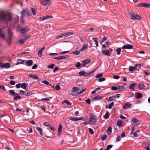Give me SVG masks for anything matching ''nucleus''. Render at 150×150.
I'll use <instances>...</instances> for the list:
<instances>
[{"instance_id":"nucleus-1","label":"nucleus","mask_w":150,"mask_h":150,"mask_svg":"<svg viewBox=\"0 0 150 150\" xmlns=\"http://www.w3.org/2000/svg\"><path fill=\"white\" fill-rule=\"evenodd\" d=\"M0 21L8 23L12 21V16L9 13H6L3 11H0Z\"/></svg>"},{"instance_id":"nucleus-2","label":"nucleus","mask_w":150,"mask_h":150,"mask_svg":"<svg viewBox=\"0 0 150 150\" xmlns=\"http://www.w3.org/2000/svg\"><path fill=\"white\" fill-rule=\"evenodd\" d=\"M131 123L132 125L137 126L139 125L140 122L137 119L133 118L131 120Z\"/></svg>"},{"instance_id":"nucleus-3","label":"nucleus","mask_w":150,"mask_h":150,"mask_svg":"<svg viewBox=\"0 0 150 150\" xmlns=\"http://www.w3.org/2000/svg\"><path fill=\"white\" fill-rule=\"evenodd\" d=\"M129 15L130 16L131 18L132 19H141V17L138 15L137 14H134L132 13H129Z\"/></svg>"},{"instance_id":"nucleus-4","label":"nucleus","mask_w":150,"mask_h":150,"mask_svg":"<svg viewBox=\"0 0 150 150\" xmlns=\"http://www.w3.org/2000/svg\"><path fill=\"white\" fill-rule=\"evenodd\" d=\"M30 30V28L28 26L24 28H20V30L22 34H25Z\"/></svg>"},{"instance_id":"nucleus-5","label":"nucleus","mask_w":150,"mask_h":150,"mask_svg":"<svg viewBox=\"0 0 150 150\" xmlns=\"http://www.w3.org/2000/svg\"><path fill=\"white\" fill-rule=\"evenodd\" d=\"M69 57V55L62 56L60 57H54L53 59H55L60 60L68 58Z\"/></svg>"},{"instance_id":"nucleus-6","label":"nucleus","mask_w":150,"mask_h":150,"mask_svg":"<svg viewBox=\"0 0 150 150\" xmlns=\"http://www.w3.org/2000/svg\"><path fill=\"white\" fill-rule=\"evenodd\" d=\"M90 120L91 122V124L93 125H94L96 123V119L95 116L92 115L91 116V117L90 118Z\"/></svg>"},{"instance_id":"nucleus-7","label":"nucleus","mask_w":150,"mask_h":150,"mask_svg":"<svg viewBox=\"0 0 150 150\" xmlns=\"http://www.w3.org/2000/svg\"><path fill=\"white\" fill-rule=\"evenodd\" d=\"M122 48L123 49H131L133 48V46L131 45L127 44L126 45H123Z\"/></svg>"},{"instance_id":"nucleus-8","label":"nucleus","mask_w":150,"mask_h":150,"mask_svg":"<svg viewBox=\"0 0 150 150\" xmlns=\"http://www.w3.org/2000/svg\"><path fill=\"white\" fill-rule=\"evenodd\" d=\"M0 67L3 68H8L10 67V64L8 63H6L4 64H3L2 63H0Z\"/></svg>"},{"instance_id":"nucleus-9","label":"nucleus","mask_w":150,"mask_h":150,"mask_svg":"<svg viewBox=\"0 0 150 150\" xmlns=\"http://www.w3.org/2000/svg\"><path fill=\"white\" fill-rule=\"evenodd\" d=\"M142 145L144 148L146 149V150H150V149L149 147V144L144 142L142 143Z\"/></svg>"},{"instance_id":"nucleus-10","label":"nucleus","mask_w":150,"mask_h":150,"mask_svg":"<svg viewBox=\"0 0 150 150\" xmlns=\"http://www.w3.org/2000/svg\"><path fill=\"white\" fill-rule=\"evenodd\" d=\"M90 61L89 59H86L83 60L81 63L82 66H84L86 64L90 63Z\"/></svg>"},{"instance_id":"nucleus-11","label":"nucleus","mask_w":150,"mask_h":150,"mask_svg":"<svg viewBox=\"0 0 150 150\" xmlns=\"http://www.w3.org/2000/svg\"><path fill=\"white\" fill-rule=\"evenodd\" d=\"M25 63L27 64L26 65L27 66H31L33 64V61L31 60L26 61Z\"/></svg>"},{"instance_id":"nucleus-12","label":"nucleus","mask_w":150,"mask_h":150,"mask_svg":"<svg viewBox=\"0 0 150 150\" xmlns=\"http://www.w3.org/2000/svg\"><path fill=\"white\" fill-rule=\"evenodd\" d=\"M102 98V96H97L93 98L92 100V101H95L97 100H101Z\"/></svg>"},{"instance_id":"nucleus-13","label":"nucleus","mask_w":150,"mask_h":150,"mask_svg":"<svg viewBox=\"0 0 150 150\" xmlns=\"http://www.w3.org/2000/svg\"><path fill=\"white\" fill-rule=\"evenodd\" d=\"M45 48V47H43L39 50L38 52V54L39 57H41L42 56V52L44 50Z\"/></svg>"},{"instance_id":"nucleus-14","label":"nucleus","mask_w":150,"mask_h":150,"mask_svg":"<svg viewBox=\"0 0 150 150\" xmlns=\"http://www.w3.org/2000/svg\"><path fill=\"white\" fill-rule=\"evenodd\" d=\"M131 106V105L129 103H127L125 104L123 107L124 109H126L128 108H129Z\"/></svg>"},{"instance_id":"nucleus-15","label":"nucleus","mask_w":150,"mask_h":150,"mask_svg":"<svg viewBox=\"0 0 150 150\" xmlns=\"http://www.w3.org/2000/svg\"><path fill=\"white\" fill-rule=\"evenodd\" d=\"M8 38L9 39V40H10L12 38V36L13 35V33L10 29H8Z\"/></svg>"},{"instance_id":"nucleus-16","label":"nucleus","mask_w":150,"mask_h":150,"mask_svg":"<svg viewBox=\"0 0 150 150\" xmlns=\"http://www.w3.org/2000/svg\"><path fill=\"white\" fill-rule=\"evenodd\" d=\"M138 88L140 90H144L146 89L145 86L143 83H140L138 86Z\"/></svg>"},{"instance_id":"nucleus-17","label":"nucleus","mask_w":150,"mask_h":150,"mask_svg":"<svg viewBox=\"0 0 150 150\" xmlns=\"http://www.w3.org/2000/svg\"><path fill=\"white\" fill-rule=\"evenodd\" d=\"M50 0H41V3L44 6L46 5Z\"/></svg>"},{"instance_id":"nucleus-18","label":"nucleus","mask_w":150,"mask_h":150,"mask_svg":"<svg viewBox=\"0 0 150 150\" xmlns=\"http://www.w3.org/2000/svg\"><path fill=\"white\" fill-rule=\"evenodd\" d=\"M21 92H23L24 95L26 96H28L31 95L32 93H31L30 92H28V91H21Z\"/></svg>"},{"instance_id":"nucleus-19","label":"nucleus","mask_w":150,"mask_h":150,"mask_svg":"<svg viewBox=\"0 0 150 150\" xmlns=\"http://www.w3.org/2000/svg\"><path fill=\"white\" fill-rule=\"evenodd\" d=\"M14 97H13V99L15 100H17L18 99H20L21 98V96L19 95L18 93H16V95L14 96Z\"/></svg>"},{"instance_id":"nucleus-20","label":"nucleus","mask_w":150,"mask_h":150,"mask_svg":"<svg viewBox=\"0 0 150 150\" xmlns=\"http://www.w3.org/2000/svg\"><path fill=\"white\" fill-rule=\"evenodd\" d=\"M28 76L31 78L35 79H38V78L36 75L29 74Z\"/></svg>"},{"instance_id":"nucleus-21","label":"nucleus","mask_w":150,"mask_h":150,"mask_svg":"<svg viewBox=\"0 0 150 150\" xmlns=\"http://www.w3.org/2000/svg\"><path fill=\"white\" fill-rule=\"evenodd\" d=\"M5 33L1 29H0V37H2L4 39H5Z\"/></svg>"},{"instance_id":"nucleus-22","label":"nucleus","mask_w":150,"mask_h":150,"mask_svg":"<svg viewBox=\"0 0 150 150\" xmlns=\"http://www.w3.org/2000/svg\"><path fill=\"white\" fill-rule=\"evenodd\" d=\"M112 132V127H109L107 131V133L108 135H110Z\"/></svg>"},{"instance_id":"nucleus-23","label":"nucleus","mask_w":150,"mask_h":150,"mask_svg":"<svg viewBox=\"0 0 150 150\" xmlns=\"http://www.w3.org/2000/svg\"><path fill=\"white\" fill-rule=\"evenodd\" d=\"M136 85V83H135L131 84L129 86V89L132 90H134V87Z\"/></svg>"},{"instance_id":"nucleus-24","label":"nucleus","mask_w":150,"mask_h":150,"mask_svg":"<svg viewBox=\"0 0 150 150\" xmlns=\"http://www.w3.org/2000/svg\"><path fill=\"white\" fill-rule=\"evenodd\" d=\"M95 71V70L94 71H93L91 72H85V73H84V76L86 77V76H90L91 75V74L92 73H93V72Z\"/></svg>"},{"instance_id":"nucleus-25","label":"nucleus","mask_w":150,"mask_h":150,"mask_svg":"<svg viewBox=\"0 0 150 150\" xmlns=\"http://www.w3.org/2000/svg\"><path fill=\"white\" fill-rule=\"evenodd\" d=\"M9 93L13 96H16V93L13 90H11L8 91Z\"/></svg>"},{"instance_id":"nucleus-26","label":"nucleus","mask_w":150,"mask_h":150,"mask_svg":"<svg viewBox=\"0 0 150 150\" xmlns=\"http://www.w3.org/2000/svg\"><path fill=\"white\" fill-rule=\"evenodd\" d=\"M74 33L72 32H67L64 34V37H68L70 35H72Z\"/></svg>"},{"instance_id":"nucleus-27","label":"nucleus","mask_w":150,"mask_h":150,"mask_svg":"<svg viewBox=\"0 0 150 150\" xmlns=\"http://www.w3.org/2000/svg\"><path fill=\"white\" fill-rule=\"evenodd\" d=\"M79 90V88L74 87L72 88V90L71 91L72 92H74L75 91H78Z\"/></svg>"},{"instance_id":"nucleus-28","label":"nucleus","mask_w":150,"mask_h":150,"mask_svg":"<svg viewBox=\"0 0 150 150\" xmlns=\"http://www.w3.org/2000/svg\"><path fill=\"white\" fill-rule=\"evenodd\" d=\"M27 85L25 83H23L21 84V87L23 89H26Z\"/></svg>"},{"instance_id":"nucleus-29","label":"nucleus","mask_w":150,"mask_h":150,"mask_svg":"<svg viewBox=\"0 0 150 150\" xmlns=\"http://www.w3.org/2000/svg\"><path fill=\"white\" fill-rule=\"evenodd\" d=\"M82 118H78L76 117V118H71V119H70V120H72V121H76L79 120H82Z\"/></svg>"},{"instance_id":"nucleus-30","label":"nucleus","mask_w":150,"mask_h":150,"mask_svg":"<svg viewBox=\"0 0 150 150\" xmlns=\"http://www.w3.org/2000/svg\"><path fill=\"white\" fill-rule=\"evenodd\" d=\"M24 60H22L21 59H17V63L16 65H18L20 64H22L23 63Z\"/></svg>"},{"instance_id":"nucleus-31","label":"nucleus","mask_w":150,"mask_h":150,"mask_svg":"<svg viewBox=\"0 0 150 150\" xmlns=\"http://www.w3.org/2000/svg\"><path fill=\"white\" fill-rule=\"evenodd\" d=\"M63 103H66L68 105H71V103L68 100H64Z\"/></svg>"},{"instance_id":"nucleus-32","label":"nucleus","mask_w":150,"mask_h":150,"mask_svg":"<svg viewBox=\"0 0 150 150\" xmlns=\"http://www.w3.org/2000/svg\"><path fill=\"white\" fill-rule=\"evenodd\" d=\"M142 97L143 95L141 93H138L137 94L136 97L138 99L141 98Z\"/></svg>"},{"instance_id":"nucleus-33","label":"nucleus","mask_w":150,"mask_h":150,"mask_svg":"<svg viewBox=\"0 0 150 150\" xmlns=\"http://www.w3.org/2000/svg\"><path fill=\"white\" fill-rule=\"evenodd\" d=\"M141 67L140 64H137L134 66V69L136 70H138Z\"/></svg>"},{"instance_id":"nucleus-34","label":"nucleus","mask_w":150,"mask_h":150,"mask_svg":"<svg viewBox=\"0 0 150 150\" xmlns=\"http://www.w3.org/2000/svg\"><path fill=\"white\" fill-rule=\"evenodd\" d=\"M103 53L105 55H108L109 53V50H104L103 51Z\"/></svg>"},{"instance_id":"nucleus-35","label":"nucleus","mask_w":150,"mask_h":150,"mask_svg":"<svg viewBox=\"0 0 150 150\" xmlns=\"http://www.w3.org/2000/svg\"><path fill=\"white\" fill-rule=\"evenodd\" d=\"M36 129L39 132L40 134L41 135H42V129L41 128L39 127H37L36 128Z\"/></svg>"},{"instance_id":"nucleus-36","label":"nucleus","mask_w":150,"mask_h":150,"mask_svg":"<svg viewBox=\"0 0 150 150\" xmlns=\"http://www.w3.org/2000/svg\"><path fill=\"white\" fill-rule=\"evenodd\" d=\"M117 88L118 91H120L123 90L124 87L122 86H118L117 87Z\"/></svg>"},{"instance_id":"nucleus-37","label":"nucleus","mask_w":150,"mask_h":150,"mask_svg":"<svg viewBox=\"0 0 150 150\" xmlns=\"http://www.w3.org/2000/svg\"><path fill=\"white\" fill-rule=\"evenodd\" d=\"M27 39L26 37H25L24 39H21L19 40V42L20 43L22 44L24 42V41Z\"/></svg>"},{"instance_id":"nucleus-38","label":"nucleus","mask_w":150,"mask_h":150,"mask_svg":"<svg viewBox=\"0 0 150 150\" xmlns=\"http://www.w3.org/2000/svg\"><path fill=\"white\" fill-rule=\"evenodd\" d=\"M121 50V48H118L117 49L116 51L117 54V55H120V52Z\"/></svg>"},{"instance_id":"nucleus-39","label":"nucleus","mask_w":150,"mask_h":150,"mask_svg":"<svg viewBox=\"0 0 150 150\" xmlns=\"http://www.w3.org/2000/svg\"><path fill=\"white\" fill-rule=\"evenodd\" d=\"M82 91H78L77 93L79 94H81L82 93L86 90V88H82Z\"/></svg>"},{"instance_id":"nucleus-40","label":"nucleus","mask_w":150,"mask_h":150,"mask_svg":"<svg viewBox=\"0 0 150 150\" xmlns=\"http://www.w3.org/2000/svg\"><path fill=\"white\" fill-rule=\"evenodd\" d=\"M144 73L145 74L147 75H150V71L147 70H145L144 71Z\"/></svg>"},{"instance_id":"nucleus-41","label":"nucleus","mask_w":150,"mask_h":150,"mask_svg":"<svg viewBox=\"0 0 150 150\" xmlns=\"http://www.w3.org/2000/svg\"><path fill=\"white\" fill-rule=\"evenodd\" d=\"M117 124L119 127L121 126L122 125V122L121 120H119L117 121Z\"/></svg>"},{"instance_id":"nucleus-42","label":"nucleus","mask_w":150,"mask_h":150,"mask_svg":"<svg viewBox=\"0 0 150 150\" xmlns=\"http://www.w3.org/2000/svg\"><path fill=\"white\" fill-rule=\"evenodd\" d=\"M109 113L108 112V111L106 112L105 115H104V117L105 119H107L109 117Z\"/></svg>"},{"instance_id":"nucleus-43","label":"nucleus","mask_w":150,"mask_h":150,"mask_svg":"<svg viewBox=\"0 0 150 150\" xmlns=\"http://www.w3.org/2000/svg\"><path fill=\"white\" fill-rule=\"evenodd\" d=\"M31 10L33 13V15H35L36 13L35 10L33 8L31 7L30 8Z\"/></svg>"},{"instance_id":"nucleus-44","label":"nucleus","mask_w":150,"mask_h":150,"mask_svg":"<svg viewBox=\"0 0 150 150\" xmlns=\"http://www.w3.org/2000/svg\"><path fill=\"white\" fill-rule=\"evenodd\" d=\"M54 65H55L54 64H51L50 65H47V67L48 68H50V69H52L54 68Z\"/></svg>"},{"instance_id":"nucleus-45","label":"nucleus","mask_w":150,"mask_h":150,"mask_svg":"<svg viewBox=\"0 0 150 150\" xmlns=\"http://www.w3.org/2000/svg\"><path fill=\"white\" fill-rule=\"evenodd\" d=\"M107 137V135L106 134H105L101 137V139L102 140H104L106 139Z\"/></svg>"},{"instance_id":"nucleus-46","label":"nucleus","mask_w":150,"mask_h":150,"mask_svg":"<svg viewBox=\"0 0 150 150\" xmlns=\"http://www.w3.org/2000/svg\"><path fill=\"white\" fill-rule=\"evenodd\" d=\"M103 76V74L102 73H100L97 75L96 77L97 78H99Z\"/></svg>"},{"instance_id":"nucleus-47","label":"nucleus","mask_w":150,"mask_h":150,"mask_svg":"<svg viewBox=\"0 0 150 150\" xmlns=\"http://www.w3.org/2000/svg\"><path fill=\"white\" fill-rule=\"evenodd\" d=\"M85 72L83 71H81L79 72V74L81 76H84Z\"/></svg>"},{"instance_id":"nucleus-48","label":"nucleus","mask_w":150,"mask_h":150,"mask_svg":"<svg viewBox=\"0 0 150 150\" xmlns=\"http://www.w3.org/2000/svg\"><path fill=\"white\" fill-rule=\"evenodd\" d=\"M114 103L113 102H112L108 105V108L109 109H111L112 107L113 106Z\"/></svg>"},{"instance_id":"nucleus-49","label":"nucleus","mask_w":150,"mask_h":150,"mask_svg":"<svg viewBox=\"0 0 150 150\" xmlns=\"http://www.w3.org/2000/svg\"><path fill=\"white\" fill-rule=\"evenodd\" d=\"M80 52V50L79 51L76 50V51H75V52H73L72 53L73 54H75V55H79V52Z\"/></svg>"},{"instance_id":"nucleus-50","label":"nucleus","mask_w":150,"mask_h":150,"mask_svg":"<svg viewBox=\"0 0 150 150\" xmlns=\"http://www.w3.org/2000/svg\"><path fill=\"white\" fill-rule=\"evenodd\" d=\"M150 7V4L147 3H144V7Z\"/></svg>"},{"instance_id":"nucleus-51","label":"nucleus","mask_w":150,"mask_h":150,"mask_svg":"<svg viewBox=\"0 0 150 150\" xmlns=\"http://www.w3.org/2000/svg\"><path fill=\"white\" fill-rule=\"evenodd\" d=\"M42 83L46 85H50L52 87H52L51 85L49 84V82L46 81L44 80L43 81Z\"/></svg>"},{"instance_id":"nucleus-52","label":"nucleus","mask_w":150,"mask_h":150,"mask_svg":"<svg viewBox=\"0 0 150 150\" xmlns=\"http://www.w3.org/2000/svg\"><path fill=\"white\" fill-rule=\"evenodd\" d=\"M115 99L114 98L113 96H112L110 97L108 99V101H111Z\"/></svg>"},{"instance_id":"nucleus-53","label":"nucleus","mask_w":150,"mask_h":150,"mask_svg":"<svg viewBox=\"0 0 150 150\" xmlns=\"http://www.w3.org/2000/svg\"><path fill=\"white\" fill-rule=\"evenodd\" d=\"M44 125L46 126H50V123L49 122H45Z\"/></svg>"},{"instance_id":"nucleus-54","label":"nucleus","mask_w":150,"mask_h":150,"mask_svg":"<svg viewBox=\"0 0 150 150\" xmlns=\"http://www.w3.org/2000/svg\"><path fill=\"white\" fill-rule=\"evenodd\" d=\"M113 78L114 79H117L120 78V76L118 75H114L113 76Z\"/></svg>"},{"instance_id":"nucleus-55","label":"nucleus","mask_w":150,"mask_h":150,"mask_svg":"<svg viewBox=\"0 0 150 150\" xmlns=\"http://www.w3.org/2000/svg\"><path fill=\"white\" fill-rule=\"evenodd\" d=\"M53 18V17L52 16H50L48 15H47L45 16V18L44 19H46L47 18Z\"/></svg>"},{"instance_id":"nucleus-56","label":"nucleus","mask_w":150,"mask_h":150,"mask_svg":"<svg viewBox=\"0 0 150 150\" xmlns=\"http://www.w3.org/2000/svg\"><path fill=\"white\" fill-rule=\"evenodd\" d=\"M134 67L132 66H130L129 68V70L130 71H132L134 70Z\"/></svg>"},{"instance_id":"nucleus-57","label":"nucleus","mask_w":150,"mask_h":150,"mask_svg":"<svg viewBox=\"0 0 150 150\" xmlns=\"http://www.w3.org/2000/svg\"><path fill=\"white\" fill-rule=\"evenodd\" d=\"M105 80V79L104 78H102L99 79H98V81L99 82H102L104 81Z\"/></svg>"},{"instance_id":"nucleus-58","label":"nucleus","mask_w":150,"mask_h":150,"mask_svg":"<svg viewBox=\"0 0 150 150\" xmlns=\"http://www.w3.org/2000/svg\"><path fill=\"white\" fill-rule=\"evenodd\" d=\"M10 83L11 85H14L16 83H15V81H13V80H12L10 81Z\"/></svg>"},{"instance_id":"nucleus-59","label":"nucleus","mask_w":150,"mask_h":150,"mask_svg":"<svg viewBox=\"0 0 150 150\" xmlns=\"http://www.w3.org/2000/svg\"><path fill=\"white\" fill-rule=\"evenodd\" d=\"M0 88H1L3 90L5 91L6 90L5 87L4 86H0Z\"/></svg>"},{"instance_id":"nucleus-60","label":"nucleus","mask_w":150,"mask_h":150,"mask_svg":"<svg viewBox=\"0 0 150 150\" xmlns=\"http://www.w3.org/2000/svg\"><path fill=\"white\" fill-rule=\"evenodd\" d=\"M89 131L90 133L91 134H93L94 133L93 131V129L91 128H89Z\"/></svg>"},{"instance_id":"nucleus-61","label":"nucleus","mask_w":150,"mask_h":150,"mask_svg":"<svg viewBox=\"0 0 150 150\" xmlns=\"http://www.w3.org/2000/svg\"><path fill=\"white\" fill-rule=\"evenodd\" d=\"M21 83H19L16 85V87L17 88H19L21 87Z\"/></svg>"},{"instance_id":"nucleus-62","label":"nucleus","mask_w":150,"mask_h":150,"mask_svg":"<svg viewBox=\"0 0 150 150\" xmlns=\"http://www.w3.org/2000/svg\"><path fill=\"white\" fill-rule=\"evenodd\" d=\"M81 65V64L80 63L78 62H77V63L76 64V67H80Z\"/></svg>"},{"instance_id":"nucleus-63","label":"nucleus","mask_w":150,"mask_h":150,"mask_svg":"<svg viewBox=\"0 0 150 150\" xmlns=\"http://www.w3.org/2000/svg\"><path fill=\"white\" fill-rule=\"evenodd\" d=\"M55 88L57 90H59L60 89V88L59 85H57L55 87Z\"/></svg>"},{"instance_id":"nucleus-64","label":"nucleus","mask_w":150,"mask_h":150,"mask_svg":"<svg viewBox=\"0 0 150 150\" xmlns=\"http://www.w3.org/2000/svg\"><path fill=\"white\" fill-rule=\"evenodd\" d=\"M121 140V137L119 135H118L116 138V141L117 142Z\"/></svg>"}]
</instances>
